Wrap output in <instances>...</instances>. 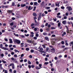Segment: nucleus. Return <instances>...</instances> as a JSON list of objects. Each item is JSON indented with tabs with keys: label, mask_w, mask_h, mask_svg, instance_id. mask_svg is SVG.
Masks as SVG:
<instances>
[{
	"label": "nucleus",
	"mask_w": 73,
	"mask_h": 73,
	"mask_svg": "<svg viewBox=\"0 0 73 73\" xmlns=\"http://www.w3.org/2000/svg\"><path fill=\"white\" fill-rule=\"evenodd\" d=\"M33 16H35V17H37V15L36 14V13H33Z\"/></svg>",
	"instance_id": "8"
},
{
	"label": "nucleus",
	"mask_w": 73,
	"mask_h": 73,
	"mask_svg": "<svg viewBox=\"0 0 73 73\" xmlns=\"http://www.w3.org/2000/svg\"><path fill=\"white\" fill-rule=\"evenodd\" d=\"M36 64H37V65H38V64H39V62L37 61L36 62Z\"/></svg>",
	"instance_id": "60"
},
{
	"label": "nucleus",
	"mask_w": 73,
	"mask_h": 73,
	"mask_svg": "<svg viewBox=\"0 0 73 73\" xmlns=\"http://www.w3.org/2000/svg\"><path fill=\"white\" fill-rule=\"evenodd\" d=\"M12 68L13 69L15 68V67L14 66V64H13V65H12Z\"/></svg>",
	"instance_id": "44"
},
{
	"label": "nucleus",
	"mask_w": 73,
	"mask_h": 73,
	"mask_svg": "<svg viewBox=\"0 0 73 73\" xmlns=\"http://www.w3.org/2000/svg\"><path fill=\"white\" fill-rule=\"evenodd\" d=\"M9 48H11V47H12V44H10L9 45Z\"/></svg>",
	"instance_id": "55"
},
{
	"label": "nucleus",
	"mask_w": 73,
	"mask_h": 73,
	"mask_svg": "<svg viewBox=\"0 0 73 73\" xmlns=\"http://www.w3.org/2000/svg\"><path fill=\"white\" fill-rule=\"evenodd\" d=\"M51 29H55V28L52 27H51Z\"/></svg>",
	"instance_id": "49"
},
{
	"label": "nucleus",
	"mask_w": 73,
	"mask_h": 73,
	"mask_svg": "<svg viewBox=\"0 0 73 73\" xmlns=\"http://www.w3.org/2000/svg\"><path fill=\"white\" fill-rule=\"evenodd\" d=\"M71 31H72V30H70V31H69V29L68 28L67 29V30L66 31V32H70Z\"/></svg>",
	"instance_id": "21"
},
{
	"label": "nucleus",
	"mask_w": 73,
	"mask_h": 73,
	"mask_svg": "<svg viewBox=\"0 0 73 73\" xmlns=\"http://www.w3.org/2000/svg\"><path fill=\"white\" fill-rule=\"evenodd\" d=\"M7 12L8 13H12V10H8Z\"/></svg>",
	"instance_id": "15"
},
{
	"label": "nucleus",
	"mask_w": 73,
	"mask_h": 73,
	"mask_svg": "<svg viewBox=\"0 0 73 73\" xmlns=\"http://www.w3.org/2000/svg\"><path fill=\"white\" fill-rule=\"evenodd\" d=\"M49 64V62H45L44 63V65H47V64Z\"/></svg>",
	"instance_id": "37"
},
{
	"label": "nucleus",
	"mask_w": 73,
	"mask_h": 73,
	"mask_svg": "<svg viewBox=\"0 0 73 73\" xmlns=\"http://www.w3.org/2000/svg\"><path fill=\"white\" fill-rule=\"evenodd\" d=\"M31 67L32 68H35V66L34 65H31Z\"/></svg>",
	"instance_id": "50"
},
{
	"label": "nucleus",
	"mask_w": 73,
	"mask_h": 73,
	"mask_svg": "<svg viewBox=\"0 0 73 73\" xmlns=\"http://www.w3.org/2000/svg\"><path fill=\"white\" fill-rule=\"evenodd\" d=\"M35 23L36 24L37 26H38V25H40V23H39V22H36Z\"/></svg>",
	"instance_id": "18"
},
{
	"label": "nucleus",
	"mask_w": 73,
	"mask_h": 73,
	"mask_svg": "<svg viewBox=\"0 0 73 73\" xmlns=\"http://www.w3.org/2000/svg\"><path fill=\"white\" fill-rule=\"evenodd\" d=\"M34 40H37V37L36 36L34 37Z\"/></svg>",
	"instance_id": "59"
},
{
	"label": "nucleus",
	"mask_w": 73,
	"mask_h": 73,
	"mask_svg": "<svg viewBox=\"0 0 73 73\" xmlns=\"http://www.w3.org/2000/svg\"><path fill=\"white\" fill-rule=\"evenodd\" d=\"M14 57H17V56L16 54L14 55Z\"/></svg>",
	"instance_id": "58"
},
{
	"label": "nucleus",
	"mask_w": 73,
	"mask_h": 73,
	"mask_svg": "<svg viewBox=\"0 0 73 73\" xmlns=\"http://www.w3.org/2000/svg\"><path fill=\"white\" fill-rule=\"evenodd\" d=\"M4 40H5V41H8V39L5 38L4 39Z\"/></svg>",
	"instance_id": "64"
},
{
	"label": "nucleus",
	"mask_w": 73,
	"mask_h": 73,
	"mask_svg": "<svg viewBox=\"0 0 73 73\" xmlns=\"http://www.w3.org/2000/svg\"><path fill=\"white\" fill-rule=\"evenodd\" d=\"M67 34H69L70 35L71 34H72V33L70 32V31H68V32H67Z\"/></svg>",
	"instance_id": "29"
},
{
	"label": "nucleus",
	"mask_w": 73,
	"mask_h": 73,
	"mask_svg": "<svg viewBox=\"0 0 73 73\" xmlns=\"http://www.w3.org/2000/svg\"><path fill=\"white\" fill-rule=\"evenodd\" d=\"M48 25V23H46V24H45V27H47Z\"/></svg>",
	"instance_id": "48"
},
{
	"label": "nucleus",
	"mask_w": 73,
	"mask_h": 73,
	"mask_svg": "<svg viewBox=\"0 0 73 73\" xmlns=\"http://www.w3.org/2000/svg\"><path fill=\"white\" fill-rule=\"evenodd\" d=\"M26 50L27 51H29V48H26Z\"/></svg>",
	"instance_id": "31"
},
{
	"label": "nucleus",
	"mask_w": 73,
	"mask_h": 73,
	"mask_svg": "<svg viewBox=\"0 0 73 73\" xmlns=\"http://www.w3.org/2000/svg\"><path fill=\"white\" fill-rule=\"evenodd\" d=\"M31 8V7L29 6L28 8V10H31V9H32Z\"/></svg>",
	"instance_id": "24"
},
{
	"label": "nucleus",
	"mask_w": 73,
	"mask_h": 73,
	"mask_svg": "<svg viewBox=\"0 0 73 73\" xmlns=\"http://www.w3.org/2000/svg\"><path fill=\"white\" fill-rule=\"evenodd\" d=\"M40 50H38V51H39V52H41L42 53H44V52H43V50H43V48H40V49H39Z\"/></svg>",
	"instance_id": "6"
},
{
	"label": "nucleus",
	"mask_w": 73,
	"mask_h": 73,
	"mask_svg": "<svg viewBox=\"0 0 73 73\" xmlns=\"http://www.w3.org/2000/svg\"><path fill=\"white\" fill-rule=\"evenodd\" d=\"M30 36L31 37H33V36H34V35H30Z\"/></svg>",
	"instance_id": "45"
},
{
	"label": "nucleus",
	"mask_w": 73,
	"mask_h": 73,
	"mask_svg": "<svg viewBox=\"0 0 73 73\" xmlns=\"http://www.w3.org/2000/svg\"><path fill=\"white\" fill-rule=\"evenodd\" d=\"M12 5L13 6H15V2H12Z\"/></svg>",
	"instance_id": "25"
},
{
	"label": "nucleus",
	"mask_w": 73,
	"mask_h": 73,
	"mask_svg": "<svg viewBox=\"0 0 73 73\" xmlns=\"http://www.w3.org/2000/svg\"><path fill=\"white\" fill-rule=\"evenodd\" d=\"M29 34H27H27L25 35V36H26V37H28V36H29Z\"/></svg>",
	"instance_id": "38"
},
{
	"label": "nucleus",
	"mask_w": 73,
	"mask_h": 73,
	"mask_svg": "<svg viewBox=\"0 0 73 73\" xmlns=\"http://www.w3.org/2000/svg\"><path fill=\"white\" fill-rule=\"evenodd\" d=\"M62 23L64 24H65L66 23V21H64L62 22Z\"/></svg>",
	"instance_id": "30"
},
{
	"label": "nucleus",
	"mask_w": 73,
	"mask_h": 73,
	"mask_svg": "<svg viewBox=\"0 0 73 73\" xmlns=\"http://www.w3.org/2000/svg\"><path fill=\"white\" fill-rule=\"evenodd\" d=\"M2 62H3V63H4V64H6V62H7L6 61H5L4 60H2Z\"/></svg>",
	"instance_id": "28"
},
{
	"label": "nucleus",
	"mask_w": 73,
	"mask_h": 73,
	"mask_svg": "<svg viewBox=\"0 0 73 73\" xmlns=\"http://www.w3.org/2000/svg\"><path fill=\"white\" fill-rule=\"evenodd\" d=\"M45 27V26L44 25L42 24L41 25V27H42V28H44Z\"/></svg>",
	"instance_id": "46"
},
{
	"label": "nucleus",
	"mask_w": 73,
	"mask_h": 73,
	"mask_svg": "<svg viewBox=\"0 0 73 73\" xmlns=\"http://www.w3.org/2000/svg\"><path fill=\"white\" fill-rule=\"evenodd\" d=\"M41 2V0H38V3H40Z\"/></svg>",
	"instance_id": "53"
},
{
	"label": "nucleus",
	"mask_w": 73,
	"mask_h": 73,
	"mask_svg": "<svg viewBox=\"0 0 73 73\" xmlns=\"http://www.w3.org/2000/svg\"><path fill=\"white\" fill-rule=\"evenodd\" d=\"M54 59H55V60H57V59H58V58H57V57H56V56L55 57V58H54Z\"/></svg>",
	"instance_id": "56"
},
{
	"label": "nucleus",
	"mask_w": 73,
	"mask_h": 73,
	"mask_svg": "<svg viewBox=\"0 0 73 73\" xmlns=\"http://www.w3.org/2000/svg\"><path fill=\"white\" fill-rule=\"evenodd\" d=\"M51 7H54V4H53L51 6Z\"/></svg>",
	"instance_id": "43"
},
{
	"label": "nucleus",
	"mask_w": 73,
	"mask_h": 73,
	"mask_svg": "<svg viewBox=\"0 0 73 73\" xmlns=\"http://www.w3.org/2000/svg\"><path fill=\"white\" fill-rule=\"evenodd\" d=\"M50 27H51V25H50L49 24L48 25V28H50Z\"/></svg>",
	"instance_id": "54"
},
{
	"label": "nucleus",
	"mask_w": 73,
	"mask_h": 73,
	"mask_svg": "<svg viewBox=\"0 0 73 73\" xmlns=\"http://www.w3.org/2000/svg\"><path fill=\"white\" fill-rule=\"evenodd\" d=\"M28 42L29 43H31V44H33V42L31 40H27Z\"/></svg>",
	"instance_id": "7"
},
{
	"label": "nucleus",
	"mask_w": 73,
	"mask_h": 73,
	"mask_svg": "<svg viewBox=\"0 0 73 73\" xmlns=\"http://www.w3.org/2000/svg\"><path fill=\"white\" fill-rule=\"evenodd\" d=\"M28 68H31V65H29Z\"/></svg>",
	"instance_id": "63"
},
{
	"label": "nucleus",
	"mask_w": 73,
	"mask_h": 73,
	"mask_svg": "<svg viewBox=\"0 0 73 73\" xmlns=\"http://www.w3.org/2000/svg\"><path fill=\"white\" fill-rule=\"evenodd\" d=\"M45 40H46L47 41H49V38L47 36L45 37Z\"/></svg>",
	"instance_id": "9"
},
{
	"label": "nucleus",
	"mask_w": 73,
	"mask_h": 73,
	"mask_svg": "<svg viewBox=\"0 0 73 73\" xmlns=\"http://www.w3.org/2000/svg\"><path fill=\"white\" fill-rule=\"evenodd\" d=\"M43 35L44 36H46V35H47V33L46 32H44Z\"/></svg>",
	"instance_id": "20"
},
{
	"label": "nucleus",
	"mask_w": 73,
	"mask_h": 73,
	"mask_svg": "<svg viewBox=\"0 0 73 73\" xmlns=\"http://www.w3.org/2000/svg\"><path fill=\"white\" fill-rule=\"evenodd\" d=\"M26 6V5L25 4H21V7H22V8L23 7H25Z\"/></svg>",
	"instance_id": "11"
},
{
	"label": "nucleus",
	"mask_w": 73,
	"mask_h": 73,
	"mask_svg": "<svg viewBox=\"0 0 73 73\" xmlns=\"http://www.w3.org/2000/svg\"><path fill=\"white\" fill-rule=\"evenodd\" d=\"M28 64H29V65H30V64H31V61H30V60H28Z\"/></svg>",
	"instance_id": "26"
},
{
	"label": "nucleus",
	"mask_w": 73,
	"mask_h": 73,
	"mask_svg": "<svg viewBox=\"0 0 73 73\" xmlns=\"http://www.w3.org/2000/svg\"><path fill=\"white\" fill-rule=\"evenodd\" d=\"M14 24V23H10V25H11V26H12Z\"/></svg>",
	"instance_id": "35"
},
{
	"label": "nucleus",
	"mask_w": 73,
	"mask_h": 73,
	"mask_svg": "<svg viewBox=\"0 0 73 73\" xmlns=\"http://www.w3.org/2000/svg\"><path fill=\"white\" fill-rule=\"evenodd\" d=\"M31 53H33V52H34V50L33 49L31 50Z\"/></svg>",
	"instance_id": "32"
},
{
	"label": "nucleus",
	"mask_w": 73,
	"mask_h": 73,
	"mask_svg": "<svg viewBox=\"0 0 73 73\" xmlns=\"http://www.w3.org/2000/svg\"><path fill=\"white\" fill-rule=\"evenodd\" d=\"M44 13L46 14H48V12L46 11H44Z\"/></svg>",
	"instance_id": "41"
},
{
	"label": "nucleus",
	"mask_w": 73,
	"mask_h": 73,
	"mask_svg": "<svg viewBox=\"0 0 73 73\" xmlns=\"http://www.w3.org/2000/svg\"><path fill=\"white\" fill-rule=\"evenodd\" d=\"M24 56V54H22L21 55V57H23Z\"/></svg>",
	"instance_id": "51"
},
{
	"label": "nucleus",
	"mask_w": 73,
	"mask_h": 73,
	"mask_svg": "<svg viewBox=\"0 0 73 73\" xmlns=\"http://www.w3.org/2000/svg\"><path fill=\"white\" fill-rule=\"evenodd\" d=\"M50 29H49V28H48L46 29V31H49Z\"/></svg>",
	"instance_id": "61"
},
{
	"label": "nucleus",
	"mask_w": 73,
	"mask_h": 73,
	"mask_svg": "<svg viewBox=\"0 0 73 73\" xmlns=\"http://www.w3.org/2000/svg\"><path fill=\"white\" fill-rule=\"evenodd\" d=\"M64 19H67V17L66 16H64V17L63 18H62V20H64Z\"/></svg>",
	"instance_id": "14"
},
{
	"label": "nucleus",
	"mask_w": 73,
	"mask_h": 73,
	"mask_svg": "<svg viewBox=\"0 0 73 73\" xmlns=\"http://www.w3.org/2000/svg\"><path fill=\"white\" fill-rule=\"evenodd\" d=\"M67 8L68 9V11H70L72 10V8L70 6H68L67 7Z\"/></svg>",
	"instance_id": "4"
},
{
	"label": "nucleus",
	"mask_w": 73,
	"mask_h": 73,
	"mask_svg": "<svg viewBox=\"0 0 73 73\" xmlns=\"http://www.w3.org/2000/svg\"><path fill=\"white\" fill-rule=\"evenodd\" d=\"M45 9H50V7H45Z\"/></svg>",
	"instance_id": "19"
},
{
	"label": "nucleus",
	"mask_w": 73,
	"mask_h": 73,
	"mask_svg": "<svg viewBox=\"0 0 73 73\" xmlns=\"http://www.w3.org/2000/svg\"><path fill=\"white\" fill-rule=\"evenodd\" d=\"M0 46L1 48V49H3L4 50H8V48L7 47H3V44H0Z\"/></svg>",
	"instance_id": "2"
},
{
	"label": "nucleus",
	"mask_w": 73,
	"mask_h": 73,
	"mask_svg": "<svg viewBox=\"0 0 73 73\" xmlns=\"http://www.w3.org/2000/svg\"><path fill=\"white\" fill-rule=\"evenodd\" d=\"M57 18H59V19H61V16H56Z\"/></svg>",
	"instance_id": "27"
},
{
	"label": "nucleus",
	"mask_w": 73,
	"mask_h": 73,
	"mask_svg": "<svg viewBox=\"0 0 73 73\" xmlns=\"http://www.w3.org/2000/svg\"><path fill=\"white\" fill-rule=\"evenodd\" d=\"M42 46L43 47V48H44V49H45L46 47V46H45V45H44V44H43L42 45Z\"/></svg>",
	"instance_id": "22"
},
{
	"label": "nucleus",
	"mask_w": 73,
	"mask_h": 73,
	"mask_svg": "<svg viewBox=\"0 0 73 73\" xmlns=\"http://www.w3.org/2000/svg\"><path fill=\"white\" fill-rule=\"evenodd\" d=\"M34 30L35 31H37V28H34Z\"/></svg>",
	"instance_id": "62"
},
{
	"label": "nucleus",
	"mask_w": 73,
	"mask_h": 73,
	"mask_svg": "<svg viewBox=\"0 0 73 73\" xmlns=\"http://www.w3.org/2000/svg\"><path fill=\"white\" fill-rule=\"evenodd\" d=\"M37 4V2H35L34 3V5H36Z\"/></svg>",
	"instance_id": "36"
},
{
	"label": "nucleus",
	"mask_w": 73,
	"mask_h": 73,
	"mask_svg": "<svg viewBox=\"0 0 73 73\" xmlns=\"http://www.w3.org/2000/svg\"><path fill=\"white\" fill-rule=\"evenodd\" d=\"M9 41H10L9 43H10V44H12V43H13V41H12V39H9Z\"/></svg>",
	"instance_id": "13"
},
{
	"label": "nucleus",
	"mask_w": 73,
	"mask_h": 73,
	"mask_svg": "<svg viewBox=\"0 0 73 73\" xmlns=\"http://www.w3.org/2000/svg\"><path fill=\"white\" fill-rule=\"evenodd\" d=\"M68 49V48H64V49L63 50L64 51H65V50H67Z\"/></svg>",
	"instance_id": "40"
},
{
	"label": "nucleus",
	"mask_w": 73,
	"mask_h": 73,
	"mask_svg": "<svg viewBox=\"0 0 73 73\" xmlns=\"http://www.w3.org/2000/svg\"><path fill=\"white\" fill-rule=\"evenodd\" d=\"M65 15L66 16H68V15H69V13L68 12H66V13Z\"/></svg>",
	"instance_id": "39"
},
{
	"label": "nucleus",
	"mask_w": 73,
	"mask_h": 73,
	"mask_svg": "<svg viewBox=\"0 0 73 73\" xmlns=\"http://www.w3.org/2000/svg\"><path fill=\"white\" fill-rule=\"evenodd\" d=\"M15 53H16V52H18V53H19V52H20L19 51V50H17L16 49L15 50Z\"/></svg>",
	"instance_id": "23"
},
{
	"label": "nucleus",
	"mask_w": 73,
	"mask_h": 73,
	"mask_svg": "<svg viewBox=\"0 0 73 73\" xmlns=\"http://www.w3.org/2000/svg\"><path fill=\"white\" fill-rule=\"evenodd\" d=\"M62 44H64V41H62L61 42Z\"/></svg>",
	"instance_id": "57"
},
{
	"label": "nucleus",
	"mask_w": 73,
	"mask_h": 73,
	"mask_svg": "<svg viewBox=\"0 0 73 73\" xmlns=\"http://www.w3.org/2000/svg\"><path fill=\"white\" fill-rule=\"evenodd\" d=\"M40 32H43V30L42 29H40Z\"/></svg>",
	"instance_id": "42"
},
{
	"label": "nucleus",
	"mask_w": 73,
	"mask_h": 73,
	"mask_svg": "<svg viewBox=\"0 0 73 73\" xmlns=\"http://www.w3.org/2000/svg\"><path fill=\"white\" fill-rule=\"evenodd\" d=\"M34 20H36V19H37V18L36 17H34Z\"/></svg>",
	"instance_id": "52"
},
{
	"label": "nucleus",
	"mask_w": 73,
	"mask_h": 73,
	"mask_svg": "<svg viewBox=\"0 0 73 73\" xmlns=\"http://www.w3.org/2000/svg\"><path fill=\"white\" fill-rule=\"evenodd\" d=\"M67 41H68L67 40H65V43L66 44L65 45L66 46H68L69 45V44H68V42H67Z\"/></svg>",
	"instance_id": "10"
},
{
	"label": "nucleus",
	"mask_w": 73,
	"mask_h": 73,
	"mask_svg": "<svg viewBox=\"0 0 73 73\" xmlns=\"http://www.w3.org/2000/svg\"><path fill=\"white\" fill-rule=\"evenodd\" d=\"M12 19L13 20H15V19H16V18H14V17H13L12 18Z\"/></svg>",
	"instance_id": "47"
},
{
	"label": "nucleus",
	"mask_w": 73,
	"mask_h": 73,
	"mask_svg": "<svg viewBox=\"0 0 73 73\" xmlns=\"http://www.w3.org/2000/svg\"><path fill=\"white\" fill-rule=\"evenodd\" d=\"M13 35H15V36H16V37H19V35L18 34H16L15 33H14Z\"/></svg>",
	"instance_id": "17"
},
{
	"label": "nucleus",
	"mask_w": 73,
	"mask_h": 73,
	"mask_svg": "<svg viewBox=\"0 0 73 73\" xmlns=\"http://www.w3.org/2000/svg\"><path fill=\"white\" fill-rule=\"evenodd\" d=\"M13 41L15 44H20L21 42L20 40L16 39H13Z\"/></svg>",
	"instance_id": "1"
},
{
	"label": "nucleus",
	"mask_w": 73,
	"mask_h": 73,
	"mask_svg": "<svg viewBox=\"0 0 73 73\" xmlns=\"http://www.w3.org/2000/svg\"><path fill=\"white\" fill-rule=\"evenodd\" d=\"M51 53H55V48H51Z\"/></svg>",
	"instance_id": "5"
},
{
	"label": "nucleus",
	"mask_w": 73,
	"mask_h": 73,
	"mask_svg": "<svg viewBox=\"0 0 73 73\" xmlns=\"http://www.w3.org/2000/svg\"><path fill=\"white\" fill-rule=\"evenodd\" d=\"M41 68L40 67H38V66H36V68L37 70H38V69H40Z\"/></svg>",
	"instance_id": "16"
},
{
	"label": "nucleus",
	"mask_w": 73,
	"mask_h": 73,
	"mask_svg": "<svg viewBox=\"0 0 73 73\" xmlns=\"http://www.w3.org/2000/svg\"><path fill=\"white\" fill-rule=\"evenodd\" d=\"M61 9H65V7H64V6H62L61 7Z\"/></svg>",
	"instance_id": "33"
},
{
	"label": "nucleus",
	"mask_w": 73,
	"mask_h": 73,
	"mask_svg": "<svg viewBox=\"0 0 73 73\" xmlns=\"http://www.w3.org/2000/svg\"><path fill=\"white\" fill-rule=\"evenodd\" d=\"M36 7H34V9H33V11H35L36 10Z\"/></svg>",
	"instance_id": "34"
},
{
	"label": "nucleus",
	"mask_w": 73,
	"mask_h": 73,
	"mask_svg": "<svg viewBox=\"0 0 73 73\" xmlns=\"http://www.w3.org/2000/svg\"><path fill=\"white\" fill-rule=\"evenodd\" d=\"M66 32H64L63 33V34H62V37H64V35H66Z\"/></svg>",
	"instance_id": "12"
},
{
	"label": "nucleus",
	"mask_w": 73,
	"mask_h": 73,
	"mask_svg": "<svg viewBox=\"0 0 73 73\" xmlns=\"http://www.w3.org/2000/svg\"><path fill=\"white\" fill-rule=\"evenodd\" d=\"M60 26H61V23L60 22L58 23V28H60V29H62V27H60Z\"/></svg>",
	"instance_id": "3"
}]
</instances>
